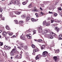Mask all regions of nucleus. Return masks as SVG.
<instances>
[{"label":"nucleus","mask_w":62,"mask_h":62,"mask_svg":"<svg viewBox=\"0 0 62 62\" xmlns=\"http://www.w3.org/2000/svg\"><path fill=\"white\" fill-rule=\"evenodd\" d=\"M15 23H16L17 24H18V23H19L18 21L17 20H15Z\"/></svg>","instance_id":"obj_26"},{"label":"nucleus","mask_w":62,"mask_h":62,"mask_svg":"<svg viewBox=\"0 0 62 62\" xmlns=\"http://www.w3.org/2000/svg\"><path fill=\"white\" fill-rule=\"evenodd\" d=\"M15 58H22V57H21L20 56L18 55H17L15 57Z\"/></svg>","instance_id":"obj_11"},{"label":"nucleus","mask_w":62,"mask_h":62,"mask_svg":"<svg viewBox=\"0 0 62 62\" xmlns=\"http://www.w3.org/2000/svg\"><path fill=\"white\" fill-rule=\"evenodd\" d=\"M55 30H56L57 32H59V29L57 27H55Z\"/></svg>","instance_id":"obj_16"},{"label":"nucleus","mask_w":62,"mask_h":62,"mask_svg":"<svg viewBox=\"0 0 62 62\" xmlns=\"http://www.w3.org/2000/svg\"><path fill=\"white\" fill-rule=\"evenodd\" d=\"M14 0H11L10 1V3L9 4L10 5V4H13V3H14Z\"/></svg>","instance_id":"obj_27"},{"label":"nucleus","mask_w":62,"mask_h":62,"mask_svg":"<svg viewBox=\"0 0 62 62\" xmlns=\"http://www.w3.org/2000/svg\"><path fill=\"white\" fill-rule=\"evenodd\" d=\"M49 13H50V14H53V12H51L50 11L49 12Z\"/></svg>","instance_id":"obj_51"},{"label":"nucleus","mask_w":62,"mask_h":62,"mask_svg":"<svg viewBox=\"0 0 62 62\" xmlns=\"http://www.w3.org/2000/svg\"><path fill=\"white\" fill-rule=\"evenodd\" d=\"M2 15H0V18H2Z\"/></svg>","instance_id":"obj_52"},{"label":"nucleus","mask_w":62,"mask_h":62,"mask_svg":"<svg viewBox=\"0 0 62 62\" xmlns=\"http://www.w3.org/2000/svg\"><path fill=\"white\" fill-rule=\"evenodd\" d=\"M59 49H57L56 50V51H55V54H57V53H58L59 52Z\"/></svg>","instance_id":"obj_17"},{"label":"nucleus","mask_w":62,"mask_h":62,"mask_svg":"<svg viewBox=\"0 0 62 62\" xmlns=\"http://www.w3.org/2000/svg\"><path fill=\"white\" fill-rule=\"evenodd\" d=\"M20 38L22 39L25 40V37L24 35H23V34H22V35L21 36Z\"/></svg>","instance_id":"obj_4"},{"label":"nucleus","mask_w":62,"mask_h":62,"mask_svg":"<svg viewBox=\"0 0 62 62\" xmlns=\"http://www.w3.org/2000/svg\"><path fill=\"white\" fill-rule=\"evenodd\" d=\"M49 38L50 39H53V38H54V37H53V36H50Z\"/></svg>","instance_id":"obj_42"},{"label":"nucleus","mask_w":62,"mask_h":62,"mask_svg":"<svg viewBox=\"0 0 62 62\" xmlns=\"http://www.w3.org/2000/svg\"><path fill=\"white\" fill-rule=\"evenodd\" d=\"M2 20H4V18H2Z\"/></svg>","instance_id":"obj_59"},{"label":"nucleus","mask_w":62,"mask_h":62,"mask_svg":"<svg viewBox=\"0 0 62 62\" xmlns=\"http://www.w3.org/2000/svg\"><path fill=\"white\" fill-rule=\"evenodd\" d=\"M14 53L13 52H12V51H11L10 53V54L12 56H14Z\"/></svg>","instance_id":"obj_21"},{"label":"nucleus","mask_w":62,"mask_h":62,"mask_svg":"<svg viewBox=\"0 0 62 62\" xmlns=\"http://www.w3.org/2000/svg\"><path fill=\"white\" fill-rule=\"evenodd\" d=\"M6 28L7 29V30H9V27L8 26H7L6 27Z\"/></svg>","instance_id":"obj_30"},{"label":"nucleus","mask_w":62,"mask_h":62,"mask_svg":"<svg viewBox=\"0 0 62 62\" xmlns=\"http://www.w3.org/2000/svg\"><path fill=\"white\" fill-rule=\"evenodd\" d=\"M4 48L6 50H9L10 49V47L9 46H4Z\"/></svg>","instance_id":"obj_9"},{"label":"nucleus","mask_w":62,"mask_h":62,"mask_svg":"<svg viewBox=\"0 0 62 62\" xmlns=\"http://www.w3.org/2000/svg\"><path fill=\"white\" fill-rule=\"evenodd\" d=\"M17 49H19V50H22V47L20 46H18L17 47Z\"/></svg>","instance_id":"obj_19"},{"label":"nucleus","mask_w":62,"mask_h":62,"mask_svg":"<svg viewBox=\"0 0 62 62\" xmlns=\"http://www.w3.org/2000/svg\"><path fill=\"white\" fill-rule=\"evenodd\" d=\"M60 16H62V14H60Z\"/></svg>","instance_id":"obj_61"},{"label":"nucleus","mask_w":62,"mask_h":62,"mask_svg":"<svg viewBox=\"0 0 62 62\" xmlns=\"http://www.w3.org/2000/svg\"><path fill=\"white\" fill-rule=\"evenodd\" d=\"M24 48L25 49H27V46H25Z\"/></svg>","instance_id":"obj_45"},{"label":"nucleus","mask_w":62,"mask_h":62,"mask_svg":"<svg viewBox=\"0 0 62 62\" xmlns=\"http://www.w3.org/2000/svg\"><path fill=\"white\" fill-rule=\"evenodd\" d=\"M21 16L22 17V18H24L25 17V15H23L22 16Z\"/></svg>","instance_id":"obj_36"},{"label":"nucleus","mask_w":62,"mask_h":62,"mask_svg":"<svg viewBox=\"0 0 62 62\" xmlns=\"http://www.w3.org/2000/svg\"><path fill=\"white\" fill-rule=\"evenodd\" d=\"M42 7H44V4H42Z\"/></svg>","instance_id":"obj_50"},{"label":"nucleus","mask_w":62,"mask_h":62,"mask_svg":"<svg viewBox=\"0 0 62 62\" xmlns=\"http://www.w3.org/2000/svg\"><path fill=\"white\" fill-rule=\"evenodd\" d=\"M23 5H25L26 4V2H23Z\"/></svg>","instance_id":"obj_40"},{"label":"nucleus","mask_w":62,"mask_h":62,"mask_svg":"<svg viewBox=\"0 0 62 62\" xmlns=\"http://www.w3.org/2000/svg\"><path fill=\"white\" fill-rule=\"evenodd\" d=\"M30 19V17L29 16H28L26 18V21H29Z\"/></svg>","instance_id":"obj_12"},{"label":"nucleus","mask_w":62,"mask_h":62,"mask_svg":"<svg viewBox=\"0 0 62 62\" xmlns=\"http://www.w3.org/2000/svg\"><path fill=\"white\" fill-rule=\"evenodd\" d=\"M40 9H41V10H43L42 9V8H41V7L40 8Z\"/></svg>","instance_id":"obj_57"},{"label":"nucleus","mask_w":62,"mask_h":62,"mask_svg":"<svg viewBox=\"0 0 62 62\" xmlns=\"http://www.w3.org/2000/svg\"><path fill=\"white\" fill-rule=\"evenodd\" d=\"M46 26H49V25H50V24H46Z\"/></svg>","instance_id":"obj_53"},{"label":"nucleus","mask_w":62,"mask_h":62,"mask_svg":"<svg viewBox=\"0 0 62 62\" xmlns=\"http://www.w3.org/2000/svg\"><path fill=\"white\" fill-rule=\"evenodd\" d=\"M38 42H40V40L39 39L38 40Z\"/></svg>","instance_id":"obj_60"},{"label":"nucleus","mask_w":62,"mask_h":62,"mask_svg":"<svg viewBox=\"0 0 62 62\" xmlns=\"http://www.w3.org/2000/svg\"><path fill=\"white\" fill-rule=\"evenodd\" d=\"M31 47L33 48V49H35V46L34 44H32V46H31Z\"/></svg>","instance_id":"obj_29"},{"label":"nucleus","mask_w":62,"mask_h":62,"mask_svg":"<svg viewBox=\"0 0 62 62\" xmlns=\"http://www.w3.org/2000/svg\"><path fill=\"white\" fill-rule=\"evenodd\" d=\"M35 15H36L37 17H38V14L37 13H35Z\"/></svg>","instance_id":"obj_46"},{"label":"nucleus","mask_w":62,"mask_h":62,"mask_svg":"<svg viewBox=\"0 0 62 62\" xmlns=\"http://www.w3.org/2000/svg\"><path fill=\"white\" fill-rule=\"evenodd\" d=\"M16 49H13L11 51L14 53H15V52H16Z\"/></svg>","instance_id":"obj_22"},{"label":"nucleus","mask_w":62,"mask_h":62,"mask_svg":"<svg viewBox=\"0 0 62 62\" xmlns=\"http://www.w3.org/2000/svg\"><path fill=\"white\" fill-rule=\"evenodd\" d=\"M48 32V31L47 30H44L43 31V34H46V33H47Z\"/></svg>","instance_id":"obj_13"},{"label":"nucleus","mask_w":62,"mask_h":62,"mask_svg":"<svg viewBox=\"0 0 62 62\" xmlns=\"http://www.w3.org/2000/svg\"><path fill=\"white\" fill-rule=\"evenodd\" d=\"M8 34L9 36H11L12 35V34H13V33H8Z\"/></svg>","instance_id":"obj_37"},{"label":"nucleus","mask_w":62,"mask_h":62,"mask_svg":"<svg viewBox=\"0 0 62 62\" xmlns=\"http://www.w3.org/2000/svg\"><path fill=\"white\" fill-rule=\"evenodd\" d=\"M10 14L11 15H12V16H13V17H16V16L15 15L16 14H15V13L12 12Z\"/></svg>","instance_id":"obj_7"},{"label":"nucleus","mask_w":62,"mask_h":62,"mask_svg":"<svg viewBox=\"0 0 62 62\" xmlns=\"http://www.w3.org/2000/svg\"><path fill=\"white\" fill-rule=\"evenodd\" d=\"M37 8H36V7H34V9L36 10V9Z\"/></svg>","instance_id":"obj_63"},{"label":"nucleus","mask_w":62,"mask_h":62,"mask_svg":"<svg viewBox=\"0 0 62 62\" xmlns=\"http://www.w3.org/2000/svg\"><path fill=\"white\" fill-rule=\"evenodd\" d=\"M31 61L32 62H35V60H33V61Z\"/></svg>","instance_id":"obj_62"},{"label":"nucleus","mask_w":62,"mask_h":62,"mask_svg":"<svg viewBox=\"0 0 62 62\" xmlns=\"http://www.w3.org/2000/svg\"><path fill=\"white\" fill-rule=\"evenodd\" d=\"M40 56H41L40 55H38L36 56V60H37V59H39L40 58Z\"/></svg>","instance_id":"obj_8"},{"label":"nucleus","mask_w":62,"mask_h":62,"mask_svg":"<svg viewBox=\"0 0 62 62\" xmlns=\"http://www.w3.org/2000/svg\"><path fill=\"white\" fill-rule=\"evenodd\" d=\"M54 33L53 32H50V34L51 35V36H52V35L53 34H54Z\"/></svg>","instance_id":"obj_35"},{"label":"nucleus","mask_w":62,"mask_h":62,"mask_svg":"<svg viewBox=\"0 0 62 62\" xmlns=\"http://www.w3.org/2000/svg\"><path fill=\"white\" fill-rule=\"evenodd\" d=\"M14 48L15 49H16V46H15Z\"/></svg>","instance_id":"obj_58"},{"label":"nucleus","mask_w":62,"mask_h":62,"mask_svg":"<svg viewBox=\"0 0 62 62\" xmlns=\"http://www.w3.org/2000/svg\"><path fill=\"white\" fill-rule=\"evenodd\" d=\"M59 38L60 39H62V35H60L59 36Z\"/></svg>","instance_id":"obj_20"},{"label":"nucleus","mask_w":62,"mask_h":62,"mask_svg":"<svg viewBox=\"0 0 62 62\" xmlns=\"http://www.w3.org/2000/svg\"><path fill=\"white\" fill-rule=\"evenodd\" d=\"M3 45V43L0 42V46H2Z\"/></svg>","instance_id":"obj_38"},{"label":"nucleus","mask_w":62,"mask_h":62,"mask_svg":"<svg viewBox=\"0 0 62 62\" xmlns=\"http://www.w3.org/2000/svg\"><path fill=\"white\" fill-rule=\"evenodd\" d=\"M33 34H36V31L35 30H33Z\"/></svg>","instance_id":"obj_33"},{"label":"nucleus","mask_w":62,"mask_h":62,"mask_svg":"<svg viewBox=\"0 0 62 62\" xmlns=\"http://www.w3.org/2000/svg\"><path fill=\"white\" fill-rule=\"evenodd\" d=\"M43 25H45L46 24V21H44L43 22Z\"/></svg>","instance_id":"obj_23"},{"label":"nucleus","mask_w":62,"mask_h":62,"mask_svg":"<svg viewBox=\"0 0 62 62\" xmlns=\"http://www.w3.org/2000/svg\"><path fill=\"white\" fill-rule=\"evenodd\" d=\"M15 35H14L13 36H12V38H15Z\"/></svg>","instance_id":"obj_54"},{"label":"nucleus","mask_w":62,"mask_h":62,"mask_svg":"<svg viewBox=\"0 0 62 62\" xmlns=\"http://www.w3.org/2000/svg\"><path fill=\"white\" fill-rule=\"evenodd\" d=\"M26 36L27 37V38H28V39H31L32 38L31 37V36H32V35H31V34H29L26 35Z\"/></svg>","instance_id":"obj_2"},{"label":"nucleus","mask_w":62,"mask_h":62,"mask_svg":"<svg viewBox=\"0 0 62 62\" xmlns=\"http://www.w3.org/2000/svg\"><path fill=\"white\" fill-rule=\"evenodd\" d=\"M33 10H32V11H38V10H34V11H33Z\"/></svg>","instance_id":"obj_55"},{"label":"nucleus","mask_w":62,"mask_h":62,"mask_svg":"<svg viewBox=\"0 0 62 62\" xmlns=\"http://www.w3.org/2000/svg\"><path fill=\"white\" fill-rule=\"evenodd\" d=\"M58 9H59V10H62L61 8L60 7L58 8Z\"/></svg>","instance_id":"obj_48"},{"label":"nucleus","mask_w":62,"mask_h":62,"mask_svg":"<svg viewBox=\"0 0 62 62\" xmlns=\"http://www.w3.org/2000/svg\"><path fill=\"white\" fill-rule=\"evenodd\" d=\"M51 23H54V21L52 20H51Z\"/></svg>","instance_id":"obj_49"},{"label":"nucleus","mask_w":62,"mask_h":62,"mask_svg":"<svg viewBox=\"0 0 62 62\" xmlns=\"http://www.w3.org/2000/svg\"><path fill=\"white\" fill-rule=\"evenodd\" d=\"M57 14L56 13H55L54 14V16L55 17H56V16H57Z\"/></svg>","instance_id":"obj_34"},{"label":"nucleus","mask_w":62,"mask_h":62,"mask_svg":"<svg viewBox=\"0 0 62 62\" xmlns=\"http://www.w3.org/2000/svg\"><path fill=\"white\" fill-rule=\"evenodd\" d=\"M45 37H49V34H45Z\"/></svg>","instance_id":"obj_31"},{"label":"nucleus","mask_w":62,"mask_h":62,"mask_svg":"<svg viewBox=\"0 0 62 62\" xmlns=\"http://www.w3.org/2000/svg\"><path fill=\"white\" fill-rule=\"evenodd\" d=\"M16 14H20V13L19 12H16Z\"/></svg>","instance_id":"obj_32"},{"label":"nucleus","mask_w":62,"mask_h":62,"mask_svg":"<svg viewBox=\"0 0 62 62\" xmlns=\"http://www.w3.org/2000/svg\"><path fill=\"white\" fill-rule=\"evenodd\" d=\"M19 1H18L17 0H14V4L15 5H19Z\"/></svg>","instance_id":"obj_6"},{"label":"nucleus","mask_w":62,"mask_h":62,"mask_svg":"<svg viewBox=\"0 0 62 62\" xmlns=\"http://www.w3.org/2000/svg\"><path fill=\"white\" fill-rule=\"evenodd\" d=\"M53 46H54V45H48V47H53Z\"/></svg>","instance_id":"obj_28"},{"label":"nucleus","mask_w":62,"mask_h":62,"mask_svg":"<svg viewBox=\"0 0 62 62\" xmlns=\"http://www.w3.org/2000/svg\"><path fill=\"white\" fill-rule=\"evenodd\" d=\"M2 9L1 8H0V12H2Z\"/></svg>","instance_id":"obj_43"},{"label":"nucleus","mask_w":62,"mask_h":62,"mask_svg":"<svg viewBox=\"0 0 62 62\" xmlns=\"http://www.w3.org/2000/svg\"><path fill=\"white\" fill-rule=\"evenodd\" d=\"M33 51L34 52V53H35V52H36L38 51V50L37 49H33Z\"/></svg>","instance_id":"obj_25"},{"label":"nucleus","mask_w":62,"mask_h":62,"mask_svg":"<svg viewBox=\"0 0 62 62\" xmlns=\"http://www.w3.org/2000/svg\"><path fill=\"white\" fill-rule=\"evenodd\" d=\"M43 14H44V13H42V12H41L40 13V15H43Z\"/></svg>","instance_id":"obj_44"},{"label":"nucleus","mask_w":62,"mask_h":62,"mask_svg":"<svg viewBox=\"0 0 62 62\" xmlns=\"http://www.w3.org/2000/svg\"><path fill=\"white\" fill-rule=\"evenodd\" d=\"M58 23H61V21L59 20H58Z\"/></svg>","instance_id":"obj_47"},{"label":"nucleus","mask_w":62,"mask_h":62,"mask_svg":"<svg viewBox=\"0 0 62 62\" xmlns=\"http://www.w3.org/2000/svg\"><path fill=\"white\" fill-rule=\"evenodd\" d=\"M48 53V52L46 51H44L42 54V56H46L47 55V54Z\"/></svg>","instance_id":"obj_3"},{"label":"nucleus","mask_w":62,"mask_h":62,"mask_svg":"<svg viewBox=\"0 0 62 62\" xmlns=\"http://www.w3.org/2000/svg\"><path fill=\"white\" fill-rule=\"evenodd\" d=\"M45 48V46H44L43 45L42 46L41 48V49H42V50H43V49H44Z\"/></svg>","instance_id":"obj_24"},{"label":"nucleus","mask_w":62,"mask_h":62,"mask_svg":"<svg viewBox=\"0 0 62 62\" xmlns=\"http://www.w3.org/2000/svg\"><path fill=\"white\" fill-rule=\"evenodd\" d=\"M31 20L32 22H36L37 21V19H35L33 18H32L31 19Z\"/></svg>","instance_id":"obj_14"},{"label":"nucleus","mask_w":62,"mask_h":62,"mask_svg":"<svg viewBox=\"0 0 62 62\" xmlns=\"http://www.w3.org/2000/svg\"><path fill=\"white\" fill-rule=\"evenodd\" d=\"M32 6V5H31V4H29V5L28 6V8H31V6Z\"/></svg>","instance_id":"obj_39"},{"label":"nucleus","mask_w":62,"mask_h":62,"mask_svg":"<svg viewBox=\"0 0 62 62\" xmlns=\"http://www.w3.org/2000/svg\"><path fill=\"white\" fill-rule=\"evenodd\" d=\"M19 23L20 24H22L23 23V21H19Z\"/></svg>","instance_id":"obj_18"},{"label":"nucleus","mask_w":62,"mask_h":62,"mask_svg":"<svg viewBox=\"0 0 62 62\" xmlns=\"http://www.w3.org/2000/svg\"><path fill=\"white\" fill-rule=\"evenodd\" d=\"M2 35L3 36H6L7 35V33L5 31H3L2 33Z\"/></svg>","instance_id":"obj_15"},{"label":"nucleus","mask_w":62,"mask_h":62,"mask_svg":"<svg viewBox=\"0 0 62 62\" xmlns=\"http://www.w3.org/2000/svg\"><path fill=\"white\" fill-rule=\"evenodd\" d=\"M38 31L39 32H42V29L41 27H39V30H38Z\"/></svg>","instance_id":"obj_10"},{"label":"nucleus","mask_w":62,"mask_h":62,"mask_svg":"<svg viewBox=\"0 0 62 62\" xmlns=\"http://www.w3.org/2000/svg\"><path fill=\"white\" fill-rule=\"evenodd\" d=\"M16 36H18V33H17L16 34Z\"/></svg>","instance_id":"obj_56"},{"label":"nucleus","mask_w":62,"mask_h":62,"mask_svg":"<svg viewBox=\"0 0 62 62\" xmlns=\"http://www.w3.org/2000/svg\"><path fill=\"white\" fill-rule=\"evenodd\" d=\"M40 42H41V41H42V40L40 39Z\"/></svg>","instance_id":"obj_64"},{"label":"nucleus","mask_w":62,"mask_h":62,"mask_svg":"<svg viewBox=\"0 0 62 62\" xmlns=\"http://www.w3.org/2000/svg\"><path fill=\"white\" fill-rule=\"evenodd\" d=\"M16 42L17 43H18L20 45L21 47H23L24 45V44H23L21 42H19V40H17Z\"/></svg>","instance_id":"obj_1"},{"label":"nucleus","mask_w":62,"mask_h":62,"mask_svg":"<svg viewBox=\"0 0 62 62\" xmlns=\"http://www.w3.org/2000/svg\"><path fill=\"white\" fill-rule=\"evenodd\" d=\"M55 36V34L54 33L52 35V36H53V37H54Z\"/></svg>","instance_id":"obj_41"},{"label":"nucleus","mask_w":62,"mask_h":62,"mask_svg":"<svg viewBox=\"0 0 62 62\" xmlns=\"http://www.w3.org/2000/svg\"><path fill=\"white\" fill-rule=\"evenodd\" d=\"M53 58L54 61L55 62H57L58 61V60L57 59V58L56 56H54L53 57Z\"/></svg>","instance_id":"obj_5"}]
</instances>
